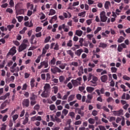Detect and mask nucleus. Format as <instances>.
<instances>
[{
  "instance_id": "nucleus-1",
  "label": "nucleus",
  "mask_w": 130,
  "mask_h": 130,
  "mask_svg": "<svg viewBox=\"0 0 130 130\" xmlns=\"http://www.w3.org/2000/svg\"><path fill=\"white\" fill-rule=\"evenodd\" d=\"M51 72L54 75H56V74H57V73H61V74H62V73H63V71H61V70H60V69H59L57 67H54L53 68H51Z\"/></svg>"
},
{
  "instance_id": "nucleus-2",
  "label": "nucleus",
  "mask_w": 130,
  "mask_h": 130,
  "mask_svg": "<svg viewBox=\"0 0 130 130\" xmlns=\"http://www.w3.org/2000/svg\"><path fill=\"white\" fill-rule=\"evenodd\" d=\"M43 67H45V69L48 68V60H46L41 62V64L38 67V70H40Z\"/></svg>"
},
{
  "instance_id": "nucleus-3",
  "label": "nucleus",
  "mask_w": 130,
  "mask_h": 130,
  "mask_svg": "<svg viewBox=\"0 0 130 130\" xmlns=\"http://www.w3.org/2000/svg\"><path fill=\"white\" fill-rule=\"evenodd\" d=\"M100 18L102 22H106L107 21V17H106V13L104 11H102L100 13Z\"/></svg>"
},
{
  "instance_id": "nucleus-4",
  "label": "nucleus",
  "mask_w": 130,
  "mask_h": 130,
  "mask_svg": "<svg viewBox=\"0 0 130 130\" xmlns=\"http://www.w3.org/2000/svg\"><path fill=\"white\" fill-rule=\"evenodd\" d=\"M114 116H120V115H123V110H119V111H114L113 112Z\"/></svg>"
},
{
  "instance_id": "nucleus-5",
  "label": "nucleus",
  "mask_w": 130,
  "mask_h": 130,
  "mask_svg": "<svg viewBox=\"0 0 130 130\" xmlns=\"http://www.w3.org/2000/svg\"><path fill=\"white\" fill-rule=\"evenodd\" d=\"M22 105L23 107H28L30 106V100L29 99H25L22 102Z\"/></svg>"
},
{
  "instance_id": "nucleus-6",
  "label": "nucleus",
  "mask_w": 130,
  "mask_h": 130,
  "mask_svg": "<svg viewBox=\"0 0 130 130\" xmlns=\"http://www.w3.org/2000/svg\"><path fill=\"white\" fill-rule=\"evenodd\" d=\"M17 50H16V47H12L10 51L8 53L7 55H14L15 53H16Z\"/></svg>"
},
{
  "instance_id": "nucleus-7",
  "label": "nucleus",
  "mask_w": 130,
  "mask_h": 130,
  "mask_svg": "<svg viewBox=\"0 0 130 130\" xmlns=\"http://www.w3.org/2000/svg\"><path fill=\"white\" fill-rule=\"evenodd\" d=\"M26 48H27V44H21L19 47L18 51L19 52H22V51L25 50Z\"/></svg>"
},
{
  "instance_id": "nucleus-8",
  "label": "nucleus",
  "mask_w": 130,
  "mask_h": 130,
  "mask_svg": "<svg viewBox=\"0 0 130 130\" xmlns=\"http://www.w3.org/2000/svg\"><path fill=\"white\" fill-rule=\"evenodd\" d=\"M16 16L18 15H24L25 14V10L23 9L16 10Z\"/></svg>"
},
{
  "instance_id": "nucleus-9",
  "label": "nucleus",
  "mask_w": 130,
  "mask_h": 130,
  "mask_svg": "<svg viewBox=\"0 0 130 130\" xmlns=\"http://www.w3.org/2000/svg\"><path fill=\"white\" fill-rule=\"evenodd\" d=\"M102 83H106L108 80V76L106 75H103L100 78Z\"/></svg>"
},
{
  "instance_id": "nucleus-10",
  "label": "nucleus",
  "mask_w": 130,
  "mask_h": 130,
  "mask_svg": "<svg viewBox=\"0 0 130 130\" xmlns=\"http://www.w3.org/2000/svg\"><path fill=\"white\" fill-rule=\"evenodd\" d=\"M41 96H42L43 98H48V97H49V93H48L47 90H44L41 94Z\"/></svg>"
},
{
  "instance_id": "nucleus-11",
  "label": "nucleus",
  "mask_w": 130,
  "mask_h": 130,
  "mask_svg": "<svg viewBox=\"0 0 130 130\" xmlns=\"http://www.w3.org/2000/svg\"><path fill=\"white\" fill-rule=\"evenodd\" d=\"M82 52H84V50H83V49H80L76 51L75 52V53L77 56L80 57L81 56V55L82 54Z\"/></svg>"
},
{
  "instance_id": "nucleus-12",
  "label": "nucleus",
  "mask_w": 130,
  "mask_h": 130,
  "mask_svg": "<svg viewBox=\"0 0 130 130\" xmlns=\"http://www.w3.org/2000/svg\"><path fill=\"white\" fill-rule=\"evenodd\" d=\"M42 119V118L40 116H38L37 118H36V116H35L31 118V120H33V121H35V120H38L39 121H41Z\"/></svg>"
},
{
  "instance_id": "nucleus-13",
  "label": "nucleus",
  "mask_w": 130,
  "mask_h": 130,
  "mask_svg": "<svg viewBox=\"0 0 130 130\" xmlns=\"http://www.w3.org/2000/svg\"><path fill=\"white\" fill-rule=\"evenodd\" d=\"M37 96L34 94V93H32V96L29 98L30 102H37L36 98Z\"/></svg>"
},
{
  "instance_id": "nucleus-14",
  "label": "nucleus",
  "mask_w": 130,
  "mask_h": 130,
  "mask_svg": "<svg viewBox=\"0 0 130 130\" xmlns=\"http://www.w3.org/2000/svg\"><path fill=\"white\" fill-rule=\"evenodd\" d=\"M30 87L31 89H33L34 87H35V79L32 78L30 80Z\"/></svg>"
},
{
  "instance_id": "nucleus-15",
  "label": "nucleus",
  "mask_w": 130,
  "mask_h": 130,
  "mask_svg": "<svg viewBox=\"0 0 130 130\" xmlns=\"http://www.w3.org/2000/svg\"><path fill=\"white\" fill-rule=\"evenodd\" d=\"M67 52L68 53V54H69V55H70V56H71L72 58H74V52L73 51H72V50H67Z\"/></svg>"
},
{
  "instance_id": "nucleus-16",
  "label": "nucleus",
  "mask_w": 130,
  "mask_h": 130,
  "mask_svg": "<svg viewBox=\"0 0 130 130\" xmlns=\"http://www.w3.org/2000/svg\"><path fill=\"white\" fill-rule=\"evenodd\" d=\"M86 90L88 93H92L94 90H95V88L94 87H86Z\"/></svg>"
},
{
  "instance_id": "nucleus-17",
  "label": "nucleus",
  "mask_w": 130,
  "mask_h": 130,
  "mask_svg": "<svg viewBox=\"0 0 130 130\" xmlns=\"http://www.w3.org/2000/svg\"><path fill=\"white\" fill-rule=\"evenodd\" d=\"M109 6H110V2H106L105 4V9H106V10H108L109 9Z\"/></svg>"
},
{
  "instance_id": "nucleus-18",
  "label": "nucleus",
  "mask_w": 130,
  "mask_h": 130,
  "mask_svg": "<svg viewBox=\"0 0 130 130\" xmlns=\"http://www.w3.org/2000/svg\"><path fill=\"white\" fill-rule=\"evenodd\" d=\"M48 89H50V85L48 83H46L44 86V90L45 91H48Z\"/></svg>"
},
{
  "instance_id": "nucleus-19",
  "label": "nucleus",
  "mask_w": 130,
  "mask_h": 130,
  "mask_svg": "<svg viewBox=\"0 0 130 130\" xmlns=\"http://www.w3.org/2000/svg\"><path fill=\"white\" fill-rule=\"evenodd\" d=\"M124 39H125V38L122 36H120L117 40V43H121V42H123V41H124Z\"/></svg>"
},
{
  "instance_id": "nucleus-20",
  "label": "nucleus",
  "mask_w": 130,
  "mask_h": 130,
  "mask_svg": "<svg viewBox=\"0 0 130 130\" xmlns=\"http://www.w3.org/2000/svg\"><path fill=\"white\" fill-rule=\"evenodd\" d=\"M94 120H96L95 124L98 125L100 124V119H99V117L95 116L94 117Z\"/></svg>"
},
{
  "instance_id": "nucleus-21",
  "label": "nucleus",
  "mask_w": 130,
  "mask_h": 130,
  "mask_svg": "<svg viewBox=\"0 0 130 130\" xmlns=\"http://www.w3.org/2000/svg\"><path fill=\"white\" fill-rule=\"evenodd\" d=\"M88 121L90 124H94L95 123V119L92 118L88 119Z\"/></svg>"
},
{
  "instance_id": "nucleus-22",
  "label": "nucleus",
  "mask_w": 130,
  "mask_h": 130,
  "mask_svg": "<svg viewBox=\"0 0 130 130\" xmlns=\"http://www.w3.org/2000/svg\"><path fill=\"white\" fill-rule=\"evenodd\" d=\"M75 94H71L68 98V102H70V101H73L74 100V99L75 98Z\"/></svg>"
},
{
  "instance_id": "nucleus-23",
  "label": "nucleus",
  "mask_w": 130,
  "mask_h": 130,
  "mask_svg": "<svg viewBox=\"0 0 130 130\" xmlns=\"http://www.w3.org/2000/svg\"><path fill=\"white\" fill-rule=\"evenodd\" d=\"M55 13H56L55 10H54L53 9H50V13H49L48 15L49 16H53V15H55Z\"/></svg>"
},
{
  "instance_id": "nucleus-24",
  "label": "nucleus",
  "mask_w": 130,
  "mask_h": 130,
  "mask_svg": "<svg viewBox=\"0 0 130 130\" xmlns=\"http://www.w3.org/2000/svg\"><path fill=\"white\" fill-rule=\"evenodd\" d=\"M58 67L61 69V70H64V69H66V67H67V64L62 63L61 64L59 65Z\"/></svg>"
},
{
  "instance_id": "nucleus-25",
  "label": "nucleus",
  "mask_w": 130,
  "mask_h": 130,
  "mask_svg": "<svg viewBox=\"0 0 130 130\" xmlns=\"http://www.w3.org/2000/svg\"><path fill=\"white\" fill-rule=\"evenodd\" d=\"M71 82L74 87H77L78 85L79 82L77 80H72Z\"/></svg>"
},
{
  "instance_id": "nucleus-26",
  "label": "nucleus",
  "mask_w": 130,
  "mask_h": 130,
  "mask_svg": "<svg viewBox=\"0 0 130 130\" xmlns=\"http://www.w3.org/2000/svg\"><path fill=\"white\" fill-rule=\"evenodd\" d=\"M99 47H102V48L104 49L106 47H107V44L104 43H101Z\"/></svg>"
},
{
  "instance_id": "nucleus-27",
  "label": "nucleus",
  "mask_w": 130,
  "mask_h": 130,
  "mask_svg": "<svg viewBox=\"0 0 130 130\" xmlns=\"http://www.w3.org/2000/svg\"><path fill=\"white\" fill-rule=\"evenodd\" d=\"M76 34L78 36H79V37L82 36V35L83 34V31L79 30H77L76 32Z\"/></svg>"
},
{
  "instance_id": "nucleus-28",
  "label": "nucleus",
  "mask_w": 130,
  "mask_h": 130,
  "mask_svg": "<svg viewBox=\"0 0 130 130\" xmlns=\"http://www.w3.org/2000/svg\"><path fill=\"white\" fill-rule=\"evenodd\" d=\"M28 121H29V118L25 117L24 120L23 121L22 124H24V125H26L27 123H28Z\"/></svg>"
},
{
  "instance_id": "nucleus-29",
  "label": "nucleus",
  "mask_w": 130,
  "mask_h": 130,
  "mask_svg": "<svg viewBox=\"0 0 130 130\" xmlns=\"http://www.w3.org/2000/svg\"><path fill=\"white\" fill-rule=\"evenodd\" d=\"M56 61V59L55 58L53 57L52 59L50 61V64L52 66H54L55 64V62Z\"/></svg>"
},
{
  "instance_id": "nucleus-30",
  "label": "nucleus",
  "mask_w": 130,
  "mask_h": 130,
  "mask_svg": "<svg viewBox=\"0 0 130 130\" xmlns=\"http://www.w3.org/2000/svg\"><path fill=\"white\" fill-rule=\"evenodd\" d=\"M93 77V74H92V73H89L87 76L88 82H89V81H91Z\"/></svg>"
},
{
  "instance_id": "nucleus-31",
  "label": "nucleus",
  "mask_w": 130,
  "mask_h": 130,
  "mask_svg": "<svg viewBox=\"0 0 130 130\" xmlns=\"http://www.w3.org/2000/svg\"><path fill=\"white\" fill-rule=\"evenodd\" d=\"M27 28L26 27H24L22 30L19 31L20 34H24L26 31H27Z\"/></svg>"
},
{
  "instance_id": "nucleus-32",
  "label": "nucleus",
  "mask_w": 130,
  "mask_h": 130,
  "mask_svg": "<svg viewBox=\"0 0 130 130\" xmlns=\"http://www.w3.org/2000/svg\"><path fill=\"white\" fill-rule=\"evenodd\" d=\"M85 14H86L85 11L79 13H78V17H82V18H85Z\"/></svg>"
},
{
  "instance_id": "nucleus-33",
  "label": "nucleus",
  "mask_w": 130,
  "mask_h": 130,
  "mask_svg": "<svg viewBox=\"0 0 130 130\" xmlns=\"http://www.w3.org/2000/svg\"><path fill=\"white\" fill-rule=\"evenodd\" d=\"M18 117H19V115H18V114H15V115H13L12 117L13 121H14V122H15L16 120H17V119H18Z\"/></svg>"
},
{
  "instance_id": "nucleus-34",
  "label": "nucleus",
  "mask_w": 130,
  "mask_h": 130,
  "mask_svg": "<svg viewBox=\"0 0 130 130\" xmlns=\"http://www.w3.org/2000/svg\"><path fill=\"white\" fill-rule=\"evenodd\" d=\"M15 27V25L14 24L12 25H7V28L9 30V31H11L12 29Z\"/></svg>"
},
{
  "instance_id": "nucleus-35",
  "label": "nucleus",
  "mask_w": 130,
  "mask_h": 130,
  "mask_svg": "<svg viewBox=\"0 0 130 130\" xmlns=\"http://www.w3.org/2000/svg\"><path fill=\"white\" fill-rule=\"evenodd\" d=\"M62 114H64V116H67V114H68V113H69V110L64 109L62 111Z\"/></svg>"
},
{
  "instance_id": "nucleus-36",
  "label": "nucleus",
  "mask_w": 130,
  "mask_h": 130,
  "mask_svg": "<svg viewBox=\"0 0 130 130\" xmlns=\"http://www.w3.org/2000/svg\"><path fill=\"white\" fill-rule=\"evenodd\" d=\"M64 77L62 75L60 76L59 77V82L60 83H62L63 82V81H64Z\"/></svg>"
},
{
  "instance_id": "nucleus-37",
  "label": "nucleus",
  "mask_w": 130,
  "mask_h": 130,
  "mask_svg": "<svg viewBox=\"0 0 130 130\" xmlns=\"http://www.w3.org/2000/svg\"><path fill=\"white\" fill-rule=\"evenodd\" d=\"M6 12L7 13H9V14H11V15H12V14H13V13H14V11H13V9H12L11 8H7L6 9Z\"/></svg>"
},
{
  "instance_id": "nucleus-38",
  "label": "nucleus",
  "mask_w": 130,
  "mask_h": 130,
  "mask_svg": "<svg viewBox=\"0 0 130 130\" xmlns=\"http://www.w3.org/2000/svg\"><path fill=\"white\" fill-rule=\"evenodd\" d=\"M16 18L18 19V22L21 23L22 21H23V19H24V17L23 16H16Z\"/></svg>"
},
{
  "instance_id": "nucleus-39",
  "label": "nucleus",
  "mask_w": 130,
  "mask_h": 130,
  "mask_svg": "<svg viewBox=\"0 0 130 130\" xmlns=\"http://www.w3.org/2000/svg\"><path fill=\"white\" fill-rule=\"evenodd\" d=\"M40 109V106H39V105L38 104L36 105L34 107V110H37V111H38V110H39Z\"/></svg>"
},
{
  "instance_id": "nucleus-40",
  "label": "nucleus",
  "mask_w": 130,
  "mask_h": 130,
  "mask_svg": "<svg viewBox=\"0 0 130 130\" xmlns=\"http://www.w3.org/2000/svg\"><path fill=\"white\" fill-rule=\"evenodd\" d=\"M120 87H121V89H123V92H126V91H128V89H125L126 88V87L124 85L121 84L120 85Z\"/></svg>"
},
{
  "instance_id": "nucleus-41",
  "label": "nucleus",
  "mask_w": 130,
  "mask_h": 130,
  "mask_svg": "<svg viewBox=\"0 0 130 130\" xmlns=\"http://www.w3.org/2000/svg\"><path fill=\"white\" fill-rule=\"evenodd\" d=\"M53 89H54V94H57V92H58V87H57V86H54L53 87Z\"/></svg>"
},
{
  "instance_id": "nucleus-42",
  "label": "nucleus",
  "mask_w": 130,
  "mask_h": 130,
  "mask_svg": "<svg viewBox=\"0 0 130 130\" xmlns=\"http://www.w3.org/2000/svg\"><path fill=\"white\" fill-rule=\"evenodd\" d=\"M9 5L11 8H13L15 6V3H14V0H10L9 2Z\"/></svg>"
},
{
  "instance_id": "nucleus-43",
  "label": "nucleus",
  "mask_w": 130,
  "mask_h": 130,
  "mask_svg": "<svg viewBox=\"0 0 130 130\" xmlns=\"http://www.w3.org/2000/svg\"><path fill=\"white\" fill-rule=\"evenodd\" d=\"M7 106V104H6V102H4L2 104L0 108L1 109H4L5 107Z\"/></svg>"
},
{
  "instance_id": "nucleus-44",
  "label": "nucleus",
  "mask_w": 130,
  "mask_h": 130,
  "mask_svg": "<svg viewBox=\"0 0 130 130\" xmlns=\"http://www.w3.org/2000/svg\"><path fill=\"white\" fill-rule=\"evenodd\" d=\"M102 28L101 27H98L94 31V34H97V33H98V32H99L100 31H101Z\"/></svg>"
},
{
  "instance_id": "nucleus-45",
  "label": "nucleus",
  "mask_w": 130,
  "mask_h": 130,
  "mask_svg": "<svg viewBox=\"0 0 130 130\" xmlns=\"http://www.w3.org/2000/svg\"><path fill=\"white\" fill-rule=\"evenodd\" d=\"M111 71L112 73H116V72H117V68L115 67H112L111 68Z\"/></svg>"
},
{
  "instance_id": "nucleus-46",
  "label": "nucleus",
  "mask_w": 130,
  "mask_h": 130,
  "mask_svg": "<svg viewBox=\"0 0 130 130\" xmlns=\"http://www.w3.org/2000/svg\"><path fill=\"white\" fill-rule=\"evenodd\" d=\"M122 49H123V48H122V47L121 46H120V44H119L118 46V48H117V50L119 52H121V51H122Z\"/></svg>"
},
{
  "instance_id": "nucleus-47",
  "label": "nucleus",
  "mask_w": 130,
  "mask_h": 130,
  "mask_svg": "<svg viewBox=\"0 0 130 130\" xmlns=\"http://www.w3.org/2000/svg\"><path fill=\"white\" fill-rule=\"evenodd\" d=\"M55 121H56V122L59 123V122H61V119L56 117V116H55Z\"/></svg>"
},
{
  "instance_id": "nucleus-48",
  "label": "nucleus",
  "mask_w": 130,
  "mask_h": 130,
  "mask_svg": "<svg viewBox=\"0 0 130 130\" xmlns=\"http://www.w3.org/2000/svg\"><path fill=\"white\" fill-rule=\"evenodd\" d=\"M46 81L47 82H49V80H50V74L49 73H47L46 74Z\"/></svg>"
},
{
  "instance_id": "nucleus-49",
  "label": "nucleus",
  "mask_w": 130,
  "mask_h": 130,
  "mask_svg": "<svg viewBox=\"0 0 130 130\" xmlns=\"http://www.w3.org/2000/svg\"><path fill=\"white\" fill-rule=\"evenodd\" d=\"M83 42H84V39L80 38L79 43H80V46H83Z\"/></svg>"
},
{
  "instance_id": "nucleus-50",
  "label": "nucleus",
  "mask_w": 130,
  "mask_h": 130,
  "mask_svg": "<svg viewBox=\"0 0 130 130\" xmlns=\"http://www.w3.org/2000/svg\"><path fill=\"white\" fill-rule=\"evenodd\" d=\"M113 98L112 97H109L108 99H107V101L108 103H111L113 101Z\"/></svg>"
},
{
  "instance_id": "nucleus-51",
  "label": "nucleus",
  "mask_w": 130,
  "mask_h": 130,
  "mask_svg": "<svg viewBox=\"0 0 130 130\" xmlns=\"http://www.w3.org/2000/svg\"><path fill=\"white\" fill-rule=\"evenodd\" d=\"M52 20H54V21H56L57 20V16L55 15L52 17L51 20H50L49 22L51 23V21H52Z\"/></svg>"
},
{
  "instance_id": "nucleus-52",
  "label": "nucleus",
  "mask_w": 130,
  "mask_h": 130,
  "mask_svg": "<svg viewBox=\"0 0 130 130\" xmlns=\"http://www.w3.org/2000/svg\"><path fill=\"white\" fill-rule=\"evenodd\" d=\"M78 70L79 71L80 73H82V74H84V69L83 66H81L79 68Z\"/></svg>"
},
{
  "instance_id": "nucleus-53",
  "label": "nucleus",
  "mask_w": 130,
  "mask_h": 130,
  "mask_svg": "<svg viewBox=\"0 0 130 130\" xmlns=\"http://www.w3.org/2000/svg\"><path fill=\"white\" fill-rule=\"evenodd\" d=\"M102 109L104 110V111H106L107 112H109L110 111L109 108H107L106 106H103Z\"/></svg>"
},
{
  "instance_id": "nucleus-54",
  "label": "nucleus",
  "mask_w": 130,
  "mask_h": 130,
  "mask_svg": "<svg viewBox=\"0 0 130 130\" xmlns=\"http://www.w3.org/2000/svg\"><path fill=\"white\" fill-rule=\"evenodd\" d=\"M76 98L77 100H81V99H82V95L80 93L77 94L76 95Z\"/></svg>"
},
{
  "instance_id": "nucleus-55",
  "label": "nucleus",
  "mask_w": 130,
  "mask_h": 130,
  "mask_svg": "<svg viewBox=\"0 0 130 130\" xmlns=\"http://www.w3.org/2000/svg\"><path fill=\"white\" fill-rule=\"evenodd\" d=\"M28 87V85H27V83H25L23 84L22 90H27V87Z\"/></svg>"
},
{
  "instance_id": "nucleus-56",
  "label": "nucleus",
  "mask_w": 130,
  "mask_h": 130,
  "mask_svg": "<svg viewBox=\"0 0 130 130\" xmlns=\"http://www.w3.org/2000/svg\"><path fill=\"white\" fill-rule=\"evenodd\" d=\"M22 44H27V46L28 44H29V42L28 41V40L27 39H24L23 41Z\"/></svg>"
},
{
  "instance_id": "nucleus-57",
  "label": "nucleus",
  "mask_w": 130,
  "mask_h": 130,
  "mask_svg": "<svg viewBox=\"0 0 130 130\" xmlns=\"http://www.w3.org/2000/svg\"><path fill=\"white\" fill-rule=\"evenodd\" d=\"M72 66H74V67H78V66H79V63H78V62H75V61H73L71 63Z\"/></svg>"
},
{
  "instance_id": "nucleus-58",
  "label": "nucleus",
  "mask_w": 130,
  "mask_h": 130,
  "mask_svg": "<svg viewBox=\"0 0 130 130\" xmlns=\"http://www.w3.org/2000/svg\"><path fill=\"white\" fill-rule=\"evenodd\" d=\"M123 79L124 80H126V81H129L130 80V78L129 77L126 76V75H124L123 76Z\"/></svg>"
},
{
  "instance_id": "nucleus-59",
  "label": "nucleus",
  "mask_w": 130,
  "mask_h": 130,
  "mask_svg": "<svg viewBox=\"0 0 130 130\" xmlns=\"http://www.w3.org/2000/svg\"><path fill=\"white\" fill-rule=\"evenodd\" d=\"M51 38L50 37V36H48L45 39V43H47V42H49V40H50V39Z\"/></svg>"
},
{
  "instance_id": "nucleus-60",
  "label": "nucleus",
  "mask_w": 130,
  "mask_h": 130,
  "mask_svg": "<svg viewBox=\"0 0 130 130\" xmlns=\"http://www.w3.org/2000/svg\"><path fill=\"white\" fill-rule=\"evenodd\" d=\"M71 127H72V125H71V123H69V126L68 127H65L64 129V130H71Z\"/></svg>"
},
{
  "instance_id": "nucleus-61",
  "label": "nucleus",
  "mask_w": 130,
  "mask_h": 130,
  "mask_svg": "<svg viewBox=\"0 0 130 130\" xmlns=\"http://www.w3.org/2000/svg\"><path fill=\"white\" fill-rule=\"evenodd\" d=\"M50 110H54V109H55V105H51L50 106Z\"/></svg>"
},
{
  "instance_id": "nucleus-62",
  "label": "nucleus",
  "mask_w": 130,
  "mask_h": 130,
  "mask_svg": "<svg viewBox=\"0 0 130 130\" xmlns=\"http://www.w3.org/2000/svg\"><path fill=\"white\" fill-rule=\"evenodd\" d=\"M115 119H116L115 117L112 116L109 118V121H110V122H111V121H113L115 120Z\"/></svg>"
},
{
  "instance_id": "nucleus-63",
  "label": "nucleus",
  "mask_w": 130,
  "mask_h": 130,
  "mask_svg": "<svg viewBox=\"0 0 130 130\" xmlns=\"http://www.w3.org/2000/svg\"><path fill=\"white\" fill-rule=\"evenodd\" d=\"M99 127L100 130H106V128H105V127L103 125H99Z\"/></svg>"
},
{
  "instance_id": "nucleus-64",
  "label": "nucleus",
  "mask_w": 130,
  "mask_h": 130,
  "mask_svg": "<svg viewBox=\"0 0 130 130\" xmlns=\"http://www.w3.org/2000/svg\"><path fill=\"white\" fill-rule=\"evenodd\" d=\"M7 129V125L2 124V127H1V130H6Z\"/></svg>"
}]
</instances>
